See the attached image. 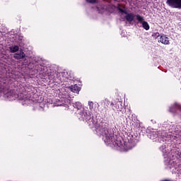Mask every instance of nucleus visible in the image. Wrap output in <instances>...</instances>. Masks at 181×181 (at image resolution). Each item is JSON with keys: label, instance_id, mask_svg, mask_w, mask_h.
Here are the masks:
<instances>
[{"label": "nucleus", "instance_id": "1", "mask_svg": "<svg viewBox=\"0 0 181 181\" xmlns=\"http://www.w3.org/2000/svg\"><path fill=\"white\" fill-rule=\"evenodd\" d=\"M100 125V131L103 136H105L104 141L105 144H107L108 145L114 144V142H115L114 134L116 132L117 127H115V128L112 129V130L108 129L109 124L107 122H102Z\"/></svg>", "mask_w": 181, "mask_h": 181}, {"label": "nucleus", "instance_id": "2", "mask_svg": "<svg viewBox=\"0 0 181 181\" xmlns=\"http://www.w3.org/2000/svg\"><path fill=\"white\" fill-rule=\"evenodd\" d=\"M117 9L119 11V12H121V13H124L125 17L124 18L126 19V21L127 22H129V23H131V22H132L134 21V19L135 18V14H134V13H128L127 12V11L121 8V7H119V4L117 7Z\"/></svg>", "mask_w": 181, "mask_h": 181}, {"label": "nucleus", "instance_id": "3", "mask_svg": "<svg viewBox=\"0 0 181 181\" xmlns=\"http://www.w3.org/2000/svg\"><path fill=\"white\" fill-rule=\"evenodd\" d=\"M166 4L170 8L181 9V0H167Z\"/></svg>", "mask_w": 181, "mask_h": 181}, {"label": "nucleus", "instance_id": "4", "mask_svg": "<svg viewBox=\"0 0 181 181\" xmlns=\"http://www.w3.org/2000/svg\"><path fill=\"white\" fill-rule=\"evenodd\" d=\"M77 117L81 121H87V119H90L91 118V116L90 114L88 113V110L86 109H83L82 111L78 113Z\"/></svg>", "mask_w": 181, "mask_h": 181}, {"label": "nucleus", "instance_id": "5", "mask_svg": "<svg viewBox=\"0 0 181 181\" xmlns=\"http://www.w3.org/2000/svg\"><path fill=\"white\" fill-rule=\"evenodd\" d=\"M0 91H1L7 98H12L15 95V90H11L8 88H3Z\"/></svg>", "mask_w": 181, "mask_h": 181}, {"label": "nucleus", "instance_id": "6", "mask_svg": "<svg viewBox=\"0 0 181 181\" xmlns=\"http://www.w3.org/2000/svg\"><path fill=\"white\" fill-rule=\"evenodd\" d=\"M26 54L22 51H18L17 53L14 54V59L16 60H21V59H24L25 57Z\"/></svg>", "mask_w": 181, "mask_h": 181}, {"label": "nucleus", "instance_id": "7", "mask_svg": "<svg viewBox=\"0 0 181 181\" xmlns=\"http://www.w3.org/2000/svg\"><path fill=\"white\" fill-rule=\"evenodd\" d=\"M159 42H160V43H162L163 45H169V37L165 35H162L160 37Z\"/></svg>", "mask_w": 181, "mask_h": 181}, {"label": "nucleus", "instance_id": "8", "mask_svg": "<svg viewBox=\"0 0 181 181\" xmlns=\"http://www.w3.org/2000/svg\"><path fill=\"white\" fill-rule=\"evenodd\" d=\"M70 90L71 91H72V93H75L77 94L80 92V87H78L77 84L72 85L70 87Z\"/></svg>", "mask_w": 181, "mask_h": 181}, {"label": "nucleus", "instance_id": "9", "mask_svg": "<svg viewBox=\"0 0 181 181\" xmlns=\"http://www.w3.org/2000/svg\"><path fill=\"white\" fill-rule=\"evenodd\" d=\"M115 107H116L117 111H119V112H122L124 110H125V107H124V106H122V103L119 101L115 104Z\"/></svg>", "mask_w": 181, "mask_h": 181}, {"label": "nucleus", "instance_id": "10", "mask_svg": "<svg viewBox=\"0 0 181 181\" xmlns=\"http://www.w3.org/2000/svg\"><path fill=\"white\" fill-rule=\"evenodd\" d=\"M11 53H16V52H19V46L14 45L9 47Z\"/></svg>", "mask_w": 181, "mask_h": 181}, {"label": "nucleus", "instance_id": "11", "mask_svg": "<svg viewBox=\"0 0 181 181\" xmlns=\"http://www.w3.org/2000/svg\"><path fill=\"white\" fill-rule=\"evenodd\" d=\"M141 25L142 28H144L145 30H149V29L151 28V27L149 26V23H148V22L146 21H143L141 23Z\"/></svg>", "mask_w": 181, "mask_h": 181}, {"label": "nucleus", "instance_id": "12", "mask_svg": "<svg viewBox=\"0 0 181 181\" xmlns=\"http://www.w3.org/2000/svg\"><path fill=\"white\" fill-rule=\"evenodd\" d=\"M127 145L128 146V149H132L135 146V141L134 140H132L129 141Z\"/></svg>", "mask_w": 181, "mask_h": 181}, {"label": "nucleus", "instance_id": "13", "mask_svg": "<svg viewBox=\"0 0 181 181\" xmlns=\"http://www.w3.org/2000/svg\"><path fill=\"white\" fill-rule=\"evenodd\" d=\"M170 112H173V114H176L177 112V109L176 108V106H175V104L170 107Z\"/></svg>", "mask_w": 181, "mask_h": 181}, {"label": "nucleus", "instance_id": "14", "mask_svg": "<svg viewBox=\"0 0 181 181\" xmlns=\"http://www.w3.org/2000/svg\"><path fill=\"white\" fill-rule=\"evenodd\" d=\"M74 108H76L77 110L81 109V107H82L81 103H80V102H76V103L74 104Z\"/></svg>", "mask_w": 181, "mask_h": 181}, {"label": "nucleus", "instance_id": "15", "mask_svg": "<svg viewBox=\"0 0 181 181\" xmlns=\"http://www.w3.org/2000/svg\"><path fill=\"white\" fill-rule=\"evenodd\" d=\"M136 20L138 21V22H140L142 23V22H144V17L141 16L139 14L136 16Z\"/></svg>", "mask_w": 181, "mask_h": 181}, {"label": "nucleus", "instance_id": "16", "mask_svg": "<svg viewBox=\"0 0 181 181\" xmlns=\"http://www.w3.org/2000/svg\"><path fill=\"white\" fill-rule=\"evenodd\" d=\"M88 106H89V109L90 110H93V108H94V103H93L91 101H89L88 102Z\"/></svg>", "mask_w": 181, "mask_h": 181}, {"label": "nucleus", "instance_id": "17", "mask_svg": "<svg viewBox=\"0 0 181 181\" xmlns=\"http://www.w3.org/2000/svg\"><path fill=\"white\" fill-rule=\"evenodd\" d=\"M174 105L175 106V108H177V110H179V111H181V105H179V103H174Z\"/></svg>", "mask_w": 181, "mask_h": 181}, {"label": "nucleus", "instance_id": "18", "mask_svg": "<svg viewBox=\"0 0 181 181\" xmlns=\"http://www.w3.org/2000/svg\"><path fill=\"white\" fill-rule=\"evenodd\" d=\"M110 101L105 100V108H108V107L110 106Z\"/></svg>", "mask_w": 181, "mask_h": 181}, {"label": "nucleus", "instance_id": "19", "mask_svg": "<svg viewBox=\"0 0 181 181\" xmlns=\"http://www.w3.org/2000/svg\"><path fill=\"white\" fill-rule=\"evenodd\" d=\"M88 4H95L96 0H86Z\"/></svg>", "mask_w": 181, "mask_h": 181}, {"label": "nucleus", "instance_id": "20", "mask_svg": "<svg viewBox=\"0 0 181 181\" xmlns=\"http://www.w3.org/2000/svg\"><path fill=\"white\" fill-rule=\"evenodd\" d=\"M153 36H155L156 37H159L160 34H159V33H154V34L153 35Z\"/></svg>", "mask_w": 181, "mask_h": 181}, {"label": "nucleus", "instance_id": "21", "mask_svg": "<svg viewBox=\"0 0 181 181\" xmlns=\"http://www.w3.org/2000/svg\"><path fill=\"white\" fill-rule=\"evenodd\" d=\"M110 105H114V103H110Z\"/></svg>", "mask_w": 181, "mask_h": 181}, {"label": "nucleus", "instance_id": "22", "mask_svg": "<svg viewBox=\"0 0 181 181\" xmlns=\"http://www.w3.org/2000/svg\"><path fill=\"white\" fill-rule=\"evenodd\" d=\"M52 78H53L54 80H56V79H54V77H52Z\"/></svg>", "mask_w": 181, "mask_h": 181}, {"label": "nucleus", "instance_id": "23", "mask_svg": "<svg viewBox=\"0 0 181 181\" xmlns=\"http://www.w3.org/2000/svg\"><path fill=\"white\" fill-rule=\"evenodd\" d=\"M26 59H24V62H25Z\"/></svg>", "mask_w": 181, "mask_h": 181}]
</instances>
